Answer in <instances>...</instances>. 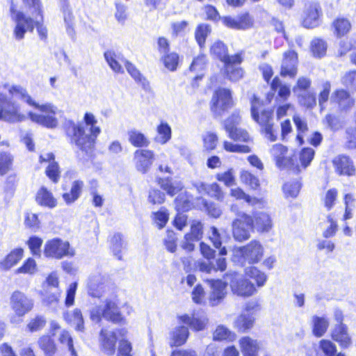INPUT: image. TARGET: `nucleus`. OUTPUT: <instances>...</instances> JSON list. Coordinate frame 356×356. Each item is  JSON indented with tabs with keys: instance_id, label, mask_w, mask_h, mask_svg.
Segmentation results:
<instances>
[{
	"instance_id": "864d4df0",
	"label": "nucleus",
	"mask_w": 356,
	"mask_h": 356,
	"mask_svg": "<svg viewBox=\"0 0 356 356\" xmlns=\"http://www.w3.org/2000/svg\"><path fill=\"white\" fill-rule=\"evenodd\" d=\"M179 57L177 53H166L162 56V60L164 66L170 71H175L179 64Z\"/></svg>"
},
{
	"instance_id": "69168bd1",
	"label": "nucleus",
	"mask_w": 356,
	"mask_h": 356,
	"mask_svg": "<svg viewBox=\"0 0 356 356\" xmlns=\"http://www.w3.org/2000/svg\"><path fill=\"white\" fill-rule=\"evenodd\" d=\"M216 178L219 181L223 182L227 186L235 184V177L233 169H229L226 172L218 173Z\"/></svg>"
},
{
	"instance_id": "a211bd4d",
	"label": "nucleus",
	"mask_w": 356,
	"mask_h": 356,
	"mask_svg": "<svg viewBox=\"0 0 356 356\" xmlns=\"http://www.w3.org/2000/svg\"><path fill=\"white\" fill-rule=\"evenodd\" d=\"M106 279L100 273H94L89 276L87 282L88 294L94 298H100L106 289Z\"/></svg>"
},
{
	"instance_id": "473e14b6",
	"label": "nucleus",
	"mask_w": 356,
	"mask_h": 356,
	"mask_svg": "<svg viewBox=\"0 0 356 356\" xmlns=\"http://www.w3.org/2000/svg\"><path fill=\"white\" fill-rule=\"evenodd\" d=\"M199 270L207 274H213L220 270L224 271L227 268V262L225 258H219L215 264L210 261H199L197 264Z\"/></svg>"
},
{
	"instance_id": "338daca9",
	"label": "nucleus",
	"mask_w": 356,
	"mask_h": 356,
	"mask_svg": "<svg viewBox=\"0 0 356 356\" xmlns=\"http://www.w3.org/2000/svg\"><path fill=\"white\" fill-rule=\"evenodd\" d=\"M319 348L326 356H334L337 355V346L330 340H321Z\"/></svg>"
},
{
	"instance_id": "39448f33",
	"label": "nucleus",
	"mask_w": 356,
	"mask_h": 356,
	"mask_svg": "<svg viewBox=\"0 0 356 356\" xmlns=\"http://www.w3.org/2000/svg\"><path fill=\"white\" fill-rule=\"evenodd\" d=\"M90 318L95 323H99L102 318L112 321L115 323H122L124 318L122 316L118 307L116 296L106 298L105 305H95L90 311Z\"/></svg>"
},
{
	"instance_id": "49530a36",
	"label": "nucleus",
	"mask_w": 356,
	"mask_h": 356,
	"mask_svg": "<svg viewBox=\"0 0 356 356\" xmlns=\"http://www.w3.org/2000/svg\"><path fill=\"white\" fill-rule=\"evenodd\" d=\"M334 33L337 37L346 35L351 28L350 22L345 18H337L332 23Z\"/></svg>"
},
{
	"instance_id": "c756f323",
	"label": "nucleus",
	"mask_w": 356,
	"mask_h": 356,
	"mask_svg": "<svg viewBox=\"0 0 356 356\" xmlns=\"http://www.w3.org/2000/svg\"><path fill=\"white\" fill-rule=\"evenodd\" d=\"M24 257V250L22 248L13 249L3 259L0 261V268L8 270L16 266Z\"/></svg>"
},
{
	"instance_id": "412c9836",
	"label": "nucleus",
	"mask_w": 356,
	"mask_h": 356,
	"mask_svg": "<svg viewBox=\"0 0 356 356\" xmlns=\"http://www.w3.org/2000/svg\"><path fill=\"white\" fill-rule=\"evenodd\" d=\"M298 54L296 51L289 50L284 54L281 65L280 74L282 76L293 78L298 72Z\"/></svg>"
},
{
	"instance_id": "13d9d810",
	"label": "nucleus",
	"mask_w": 356,
	"mask_h": 356,
	"mask_svg": "<svg viewBox=\"0 0 356 356\" xmlns=\"http://www.w3.org/2000/svg\"><path fill=\"white\" fill-rule=\"evenodd\" d=\"M301 184L298 181H292L283 186V191L286 197H296L299 193Z\"/></svg>"
},
{
	"instance_id": "e2e57ef3",
	"label": "nucleus",
	"mask_w": 356,
	"mask_h": 356,
	"mask_svg": "<svg viewBox=\"0 0 356 356\" xmlns=\"http://www.w3.org/2000/svg\"><path fill=\"white\" fill-rule=\"evenodd\" d=\"M223 147L227 152H229L249 153L251 152V148L248 145L234 144L228 141L223 143Z\"/></svg>"
},
{
	"instance_id": "bb28decb",
	"label": "nucleus",
	"mask_w": 356,
	"mask_h": 356,
	"mask_svg": "<svg viewBox=\"0 0 356 356\" xmlns=\"http://www.w3.org/2000/svg\"><path fill=\"white\" fill-rule=\"evenodd\" d=\"M337 172L341 175L352 176L355 174V167L349 157L340 155L333 160Z\"/></svg>"
},
{
	"instance_id": "7c9ffc66",
	"label": "nucleus",
	"mask_w": 356,
	"mask_h": 356,
	"mask_svg": "<svg viewBox=\"0 0 356 356\" xmlns=\"http://www.w3.org/2000/svg\"><path fill=\"white\" fill-rule=\"evenodd\" d=\"M64 318L71 326L74 327L76 331L84 332V320L79 309H74L72 311L64 314Z\"/></svg>"
},
{
	"instance_id": "680f3d73",
	"label": "nucleus",
	"mask_w": 356,
	"mask_h": 356,
	"mask_svg": "<svg viewBox=\"0 0 356 356\" xmlns=\"http://www.w3.org/2000/svg\"><path fill=\"white\" fill-rule=\"evenodd\" d=\"M13 157L6 152L0 154V175L6 174L11 168Z\"/></svg>"
},
{
	"instance_id": "37998d69",
	"label": "nucleus",
	"mask_w": 356,
	"mask_h": 356,
	"mask_svg": "<svg viewBox=\"0 0 356 356\" xmlns=\"http://www.w3.org/2000/svg\"><path fill=\"white\" fill-rule=\"evenodd\" d=\"M111 250L113 255L121 260L122 259V250L125 248V245L122 240V234H115L111 238Z\"/></svg>"
},
{
	"instance_id": "f3484780",
	"label": "nucleus",
	"mask_w": 356,
	"mask_h": 356,
	"mask_svg": "<svg viewBox=\"0 0 356 356\" xmlns=\"http://www.w3.org/2000/svg\"><path fill=\"white\" fill-rule=\"evenodd\" d=\"M203 236V225L200 221L193 220L191 225L190 232L185 234L181 247L187 252L195 248V242L199 241Z\"/></svg>"
},
{
	"instance_id": "cd10ccee",
	"label": "nucleus",
	"mask_w": 356,
	"mask_h": 356,
	"mask_svg": "<svg viewBox=\"0 0 356 356\" xmlns=\"http://www.w3.org/2000/svg\"><path fill=\"white\" fill-rule=\"evenodd\" d=\"M124 66L127 72L134 79V81L141 86L143 90L147 92H150L152 91L149 81L140 73L134 64L128 60H125Z\"/></svg>"
},
{
	"instance_id": "bf43d9fd",
	"label": "nucleus",
	"mask_w": 356,
	"mask_h": 356,
	"mask_svg": "<svg viewBox=\"0 0 356 356\" xmlns=\"http://www.w3.org/2000/svg\"><path fill=\"white\" fill-rule=\"evenodd\" d=\"M235 339V334L230 332L227 327L220 325L213 333L214 340H229L233 341Z\"/></svg>"
},
{
	"instance_id": "79ce46f5",
	"label": "nucleus",
	"mask_w": 356,
	"mask_h": 356,
	"mask_svg": "<svg viewBox=\"0 0 356 356\" xmlns=\"http://www.w3.org/2000/svg\"><path fill=\"white\" fill-rule=\"evenodd\" d=\"M329 321L325 317L314 316L312 317L313 334L317 337H322L327 330Z\"/></svg>"
},
{
	"instance_id": "2f4dec72",
	"label": "nucleus",
	"mask_w": 356,
	"mask_h": 356,
	"mask_svg": "<svg viewBox=\"0 0 356 356\" xmlns=\"http://www.w3.org/2000/svg\"><path fill=\"white\" fill-rule=\"evenodd\" d=\"M255 321L254 313L242 312L235 320L234 327L241 332H246L253 327Z\"/></svg>"
},
{
	"instance_id": "f8f14e48",
	"label": "nucleus",
	"mask_w": 356,
	"mask_h": 356,
	"mask_svg": "<svg viewBox=\"0 0 356 356\" xmlns=\"http://www.w3.org/2000/svg\"><path fill=\"white\" fill-rule=\"evenodd\" d=\"M222 24L227 28L234 30H247L254 26V18L248 13H243L236 16H225L221 18Z\"/></svg>"
},
{
	"instance_id": "7ed1b4c3",
	"label": "nucleus",
	"mask_w": 356,
	"mask_h": 356,
	"mask_svg": "<svg viewBox=\"0 0 356 356\" xmlns=\"http://www.w3.org/2000/svg\"><path fill=\"white\" fill-rule=\"evenodd\" d=\"M24 3L26 4L30 10V13L35 17L33 19L31 17H26V15L19 11H16L12 7L10 8L11 17L15 22V27L14 29V36L17 40H22L24 38L25 33L28 31H33L34 26L37 28V31L40 38L42 40L47 39V30L45 26L42 24L43 17L42 15V9L40 0H22Z\"/></svg>"
},
{
	"instance_id": "c85d7f7f",
	"label": "nucleus",
	"mask_w": 356,
	"mask_h": 356,
	"mask_svg": "<svg viewBox=\"0 0 356 356\" xmlns=\"http://www.w3.org/2000/svg\"><path fill=\"white\" fill-rule=\"evenodd\" d=\"M104 58L113 72L118 74L124 73L122 63L124 65L126 60L123 58L120 54L115 52L114 50L109 49L104 52Z\"/></svg>"
},
{
	"instance_id": "f704fd0d",
	"label": "nucleus",
	"mask_w": 356,
	"mask_h": 356,
	"mask_svg": "<svg viewBox=\"0 0 356 356\" xmlns=\"http://www.w3.org/2000/svg\"><path fill=\"white\" fill-rule=\"evenodd\" d=\"M239 344L243 356H257L259 349L257 340L250 337H243L240 339Z\"/></svg>"
},
{
	"instance_id": "052dcab7",
	"label": "nucleus",
	"mask_w": 356,
	"mask_h": 356,
	"mask_svg": "<svg viewBox=\"0 0 356 356\" xmlns=\"http://www.w3.org/2000/svg\"><path fill=\"white\" fill-rule=\"evenodd\" d=\"M240 177L241 181L252 189H257L259 186V179L249 171L242 170Z\"/></svg>"
},
{
	"instance_id": "4d7b16f0",
	"label": "nucleus",
	"mask_w": 356,
	"mask_h": 356,
	"mask_svg": "<svg viewBox=\"0 0 356 356\" xmlns=\"http://www.w3.org/2000/svg\"><path fill=\"white\" fill-rule=\"evenodd\" d=\"M203 147L207 150H213L216 147L218 138L213 132H206L202 135Z\"/></svg>"
},
{
	"instance_id": "0e129e2a",
	"label": "nucleus",
	"mask_w": 356,
	"mask_h": 356,
	"mask_svg": "<svg viewBox=\"0 0 356 356\" xmlns=\"http://www.w3.org/2000/svg\"><path fill=\"white\" fill-rule=\"evenodd\" d=\"M312 81L310 79L306 76L299 77L296 85L293 88V91L296 95L298 93H302L307 92V90L310 88Z\"/></svg>"
},
{
	"instance_id": "c03bdc74",
	"label": "nucleus",
	"mask_w": 356,
	"mask_h": 356,
	"mask_svg": "<svg viewBox=\"0 0 356 356\" xmlns=\"http://www.w3.org/2000/svg\"><path fill=\"white\" fill-rule=\"evenodd\" d=\"M245 273L247 277L256 282L258 287L263 286L267 280L266 274L254 266L246 268Z\"/></svg>"
},
{
	"instance_id": "a878e982",
	"label": "nucleus",
	"mask_w": 356,
	"mask_h": 356,
	"mask_svg": "<svg viewBox=\"0 0 356 356\" xmlns=\"http://www.w3.org/2000/svg\"><path fill=\"white\" fill-rule=\"evenodd\" d=\"M180 323L188 325L195 331H201L205 328L208 319L204 315L193 314L191 316L184 314L179 316Z\"/></svg>"
},
{
	"instance_id": "ddd939ff",
	"label": "nucleus",
	"mask_w": 356,
	"mask_h": 356,
	"mask_svg": "<svg viewBox=\"0 0 356 356\" xmlns=\"http://www.w3.org/2000/svg\"><path fill=\"white\" fill-rule=\"evenodd\" d=\"M10 305L17 316H23L32 309L33 301L24 293L16 291L11 296Z\"/></svg>"
},
{
	"instance_id": "9b49d317",
	"label": "nucleus",
	"mask_w": 356,
	"mask_h": 356,
	"mask_svg": "<svg viewBox=\"0 0 356 356\" xmlns=\"http://www.w3.org/2000/svg\"><path fill=\"white\" fill-rule=\"evenodd\" d=\"M240 122L241 116L239 112L234 111L231 116L224 122L225 129L231 139L248 142L250 140L248 133L245 130L237 127Z\"/></svg>"
},
{
	"instance_id": "0eeeda50",
	"label": "nucleus",
	"mask_w": 356,
	"mask_h": 356,
	"mask_svg": "<svg viewBox=\"0 0 356 356\" xmlns=\"http://www.w3.org/2000/svg\"><path fill=\"white\" fill-rule=\"evenodd\" d=\"M253 218L251 216L239 212L237 218L232 222V234L234 238L238 241H243L250 238V231L253 230Z\"/></svg>"
},
{
	"instance_id": "f257e3e1",
	"label": "nucleus",
	"mask_w": 356,
	"mask_h": 356,
	"mask_svg": "<svg viewBox=\"0 0 356 356\" xmlns=\"http://www.w3.org/2000/svg\"><path fill=\"white\" fill-rule=\"evenodd\" d=\"M16 95H19L29 105L45 113L41 115L29 112L31 121L47 128H54L58 125V120L54 117L58 108L54 105L51 103L40 105L32 99L24 88L9 83L4 84L0 88V120L13 123L25 120L26 116L21 113L19 105L13 101V97Z\"/></svg>"
},
{
	"instance_id": "393cba45",
	"label": "nucleus",
	"mask_w": 356,
	"mask_h": 356,
	"mask_svg": "<svg viewBox=\"0 0 356 356\" xmlns=\"http://www.w3.org/2000/svg\"><path fill=\"white\" fill-rule=\"evenodd\" d=\"M332 339L337 342L341 348H348L352 343V339L345 324H337L332 331Z\"/></svg>"
},
{
	"instance_id": "4c0bfd02",
	"label": "nucleus",
	"mask_w": 356,
	"mask_h": 356,
	"mask_svg": "<svg viewBox=\"0 0 356 356\" xmlns=\"http://www.w3.org/2000/svg\"><path fill=\"white\" fill-rule=\"evenodd\" d=\"M158 182L161 188L165 191L170 196H173L177 194L184 187L181 181H175L172 182V179L169 178H159Z\"/></svg>"
},
{
	"instance_id": "4be33fe9",
	"label": "nucleus",
	"mask_w": 356,
	"mask_h": 356,
	"mask_svg": "<svg viewBox=\"0 0 356 356\" xmlns=\"http://www.w3.org/2000/svg\"><path fill=\"white\" fill-rule=\"evenodd\" d=\"M99 341L102 351L108 355H113L115 352L117 333L102 328L99 332Z\"/></svg>"
},
{
	"instance_id": "603ef678",
	"label": "nucleus",
	"mask_w": 356,
	"mask_h": 356,
	"mask_svg": "<svg viewBox=\"0 0 356 356\" xmlns=\"http://www.w3.org/2000/svg\"><path fill=\"white\" fill-rule=\"evenodd\" d=\"M293 122L298 130L296 140L300 145L304 144L303 134L307 131V124L305 120L301 118L299 115L293 116Z\"/></svg>"
},
{
	"instance_id": "6e6d98bb",
	"label": "nucleus",
	"mask_w": 356,
	"mask_h": 356,
	"mask_svg": "<svg viewBox=\"0 0 356 356\" xmlns=\"http://www.w3.org/2000/svg\"><path fill=\"white\" fill-rule=\"evenodd\" d=\"M297 95L301 105L307 108H312L316 105V99L314 92L307 91L298 93Z\"/></svg>"
},
{
	"instance_id": "5fc2aeb1",
	"label": "nucleus",
	"mask_w": 356,
	"mask_h": 356,
	"mask_svg": "<svg viewBox=\"0 0 356 356\" xmlns=\"http://www.w3.org/2000/svg\"><path fill=\"white\" fill-rule=\"evenodd\" d=\"M59 342L65 346L70 352L71 356H77L76 352L74 347L73 339L70 332L65 330L61 331L58 337Z\"/></svg>"
},
{
	"instance_id": "ea45409f",
	"label": "nucleus",
	"mask_w": 356,
	"mask_h": 356,
	"mask_svg": "<svg viewBox=\"0 0 356 356\" xmlns=\"http://www.w3.org/2000/svg\"><path fill=\"white\" fill-rule=\"evenodd\" d=\"M129 143L136 147H147L149 141L147 138L140 131L134 129L127 133Z\"/></svg>"
},
{
	"instance_id": "3c124183",
	"label": "nucleus",
	"mask_w": 356,
	"mask_h": 356,
	"mask_svg": "<svg viewBox=\"0 0 356 356\" xmlns=\"http://www.w3.org/2000/svg\"><path fill=\"white\" fill-rule=\"evenodd\" d=\"M327 43L321 38H314L311 42V49L313 55L317 58H321L325 55Z\"/></svg>"
},
{
	"instance_id": "6ab92c4d",
	"label": "nucleus",
	"mask_w": 356,
	"mask_h": 356,
	"mask_svg": "<svg viewBox=\"0 0 356 356\" xmlns=\"http://www.w3.org/2000/svg\"><path fill=\"white\" fill-rule=\"evenodd\" d=\"M209 283L211 291L209 296V302L211 305H218L226 296V286L229 284V279L207 280Z\"/></svg>"
},
{
	"instance_id": "a18cd8bd",
	"label": "nucleus",
	"mask_w": 356,
	"mask_h": 356,
	"mask_svg": "<svg viewBox=\"0 0 356 356\" xmlns=\"http://www.w3.org/2000/svg\"><path fill=\"white\" fill-rule=\"evenodd\" d=\"M323 123L333 131H337L344 126L343 120L340 117L333 114H327L323 120Z\"/></svg>"
},
{
	"instance_id": "f03ea898",
	"label": "nucleus",
	"mask_w": 356,
	"mask_h": 356,
	"mask_svg": "<svg viewBox=\"0 0 356 356\" xmlns=\"http://www.w3.org/2000/svg\"><path fill=\"white\" fill-rule=\"evenodd\" d=\"M85 126L71 120L65 122V132L72 144L86 154L90 153L96 143L97 138L101 133V129L97 125V120L91 113L84 115Z\"/></svg>"
},
{
	"instance_id": "58836bf2",
	"label": "nucleus",
	"mask_w": 356,
	"mask_h": 356,
	"mask_svg": "<svg viewBox=\"0 0 356 356\" xmlns=\"http://www.w3.org/2000/svg\"><path fill=\"white\" fill-rule=\"evenodd\" d=\"M38 345L45 356H54L56 346L53 339L49 335H43L38 339Z\"/></svg>"
},
{
	"instance_id": "e433bc0d",
	"label": "nucleus",
	"mask_w": 356,
	"mask_h": 356,
	"mask_svg": "<svg viewBox=\"0 0 356 356\" xmlns=\"http://www.w3.org/2000/svg\"><path fill=\"white\" fill-rule=\"evenodd\" d=\"M241 62L242 58L240 56L239 62H227V63L224 64L225 73L229 80L237 81L243 77V70L238 67Z\"/></svg>"
},
{
	"instance_id": "5701e85b",
	"label": "nucleus",
	"mask_w": 356,
	"mask_h": 356,
	"mask_svg": "<svg viewBox=\"0 0 356 356\" xmlns=\"http://www.w3.org/2000/svg\"><path fill=\"white\" fill-rule=\"evenodd\" d=\"M252 218H253L252 228L258 232H268L273 227L272 218L266 212H255Z\"/></svg>"
},
{
	"instance_id": "1a4fd4ad",
	"label": "nucleus",
	"mask_w": 356,
	"mask_h": 356,
	"mask_svg": "<svg viewBox=\"0 0 356 356\" xmlns=\"http://www.w3.org/2000/svg\"><path fill=\"white\" fill-rule=\"evenodd\" d=\"M224 279H229V284L234 293L243 297H248L256 292L254 285L247 279L240 277L235 272L227 273Z\"/></svg>"
},
{
	"instance_id": "a19ab883",
	"label": "nucleus",
	"mask_w": 356,
	"mask_h": 356,
	"mask_svg": "<svg viewBox=\"0 0 356 356\" xmlns=\"http://www.w3.org/2000/svg\"><path fill=\"white\" fill-rule=\"evenodd\" d=\"M38 271L36 261L31 257L26 259L22 265L15 270V274H24L30 276L35 275Z\"/></svg>"
},
{
	"instance_id": "72a5a7b5",
	"label": "nucleus",
	"mask_w": 356,
	"mask_h": 356,
	"mask_svg": "<svg viewBox=\"0 0 356 356\" xmlns=\"http://www.w3.org/2000/svg\"><path fill=\"white\" fill-rule=\"evenodd\" d=\"M36 202L42 206L53 209L57 205V200L54 197L51 192L48 191L45 187H41L36 193Z\"/></svg>"
},
{
	"instance_id": "423d86ee",
	"label": "nucleus",
	"mask_w": 356,
	"mask_h": 356,
	"mask_svg": "<svg viewBox=\"0 0 356 356\" xmlns=\"http://www.w3.org/2000/svg\"><path fill=\"white\" fill-rule=\"evenodd\" d=\"M74 250L70 247L69 242L56 238L46 242L44 254L47 257L60 259L64 257H72Z\"/></svg>"
},
{
	"instance_id": "c9c22d12",
	"label": "nucleus",
	"mask_w": 356,
	"mask_h": 356,
	"mask_svg": "<svg viewBox=\"0 0 356 356\" xmlns=\"http://www.w3.org/2000/svg\"><path fill=\"white\" fill-rule=\"evenodd\" d=\"M189 336L188 327L185 326H178L175 327L170 334L171 346H180L184 344Z\"/></svg>"
},
{
	"instance_id": "aec40b11",
	"label": "nucleus",
	"mask_w": 356,
	"mask_h": 356,
	"mask_svg": "<svg viewBox=\"0 0 356 356\" xmlns=\"http://www.w3.org/2000/svg\"><path fill=\"white\" fill-rule=\"evenodd\" d=\"M331 102L338 106L340 112H348L355 105V99L346 90L340 89L335 90L331 96Z\"/></svg>"
},
{
	"instance_id": "8fccbe9b",
	"label": "nucleus",
	"mask_w": 356,
	"mask_h": 356,
	"mask_svg": "<svg viewBox=\"0 0 356 356\" xmlns=\"http://www.w3.org/2000/svg\"><path fill=\"white\" fill-rule=\"evenodd\" d=\"M315 151L311 147H304L299 152V161L300 166L303 169H306L314 158Z\"/></svg>"
},
{
	"instance_id": "9d476101",
	"label": "nucleus",
	"mask_w": 356,
	"mask_h": 356,
	"mask_svg": "<svg viewBox=\"0 0 356 356\" xmlns=\"http://www.w3.org/2000/svg\"><path fill=\"white\" fill-rule=\"evenodd\" d=\"M270 155L280 169H289L296 172L301 171L299 165H295L291 156L288 155V148L282 144H275L270 149Z\"/></svg>"
},
{
	"instance_id": "dca6fc26",
	"label": "nucleus",
	"mask_w": 356,
	"mask_h": 356,
	"mask_svg": "<svg viewBox=\"0 0 356 356\" xmlns=\"http://www.w3.org/2000/svg\"><path fill=\"white\" fill-rule=\"evenodd\" d=\"M154 160V153L153 151L142 149H137L134 153V161L137 171L142 174L147 173Z\"/></svg>"
},
{
	"instance_id": "6e6552de",
	"label": "nucleus",
	"mask_w": 356,
	"mask_h": 356,
	"mask_svg": "<svg viewBox=\"0 0 356 356\" xmlns=\"http://www.w3.org/2000/svg\"><path fill=\"white\" fill-rule=\"evenodd\" d=\"M232 106L233 101L229 90L220 88L214 92L211 101V110L215 116H221Z\"/></svg>"
},
{
	"instance_id": "20e7f679",
	"label": "nucleus",
	"mask_w": 356,
	"mask_h": 356,
	"mask_svg": "<svg viewBox=\"0 0 356 356\" xmlns=\"http://www.w3.org/2000/svg\"><path fill=\"white\" fill-rule=\"evenodd\" d=\"M251 115L264 129L266 138L272 142L275 141L277 138V130L272 123L273 112L263 109V103L254 95L251 100Z\"/></svg>"
},
{
	"instance_id": "774afa93",
	"label": "nucleus",
	"mask_w": 356,
	"mask_h": 356,
	"mask_svg": "<svg viewBox=\"0 0 356 356\" xmlns=\"http://www.w3.org/2000/svg\"><path fill=\"white\" fill-rule=\"evenodd\" d=\"M47 176L54 183L58 181L60 178V170L58 164L56 161H52L49 164L46 169Z\"/></svg>"
},
{
	"instance_id": "4468645a",
	"label": "nucleus",
	"mask_w": 356,
	"mask_h": 356,
	"mask_svg": "<svg viewBox=\"0 0 356 356\" xmlns=\"http://www.w3.org/2000/svg\"><path fill=\"white\" fill-rule=\"evenodd\" d=\"M238 252L249 264H257L264 255V247L259 241L252 240L247 245L241 247Z\"/></svg>"
},
{
	"instance_id": "2eb2a0df",
	"label": "nucleus",
	"mask_w": 356,
	"mask_h": 356,
	"mask_svg": "<svg viewBox=\"0 0 356 356\" xmlns=\"http://www.w3.org/2000/svg\"><path fill=\"white\" fill-rule=\"evenodd\" d=\"M320 6L316 2H307L302 15V24L307 29H313L319 24Z\"/></svg>"
},
{
	"instance_id": "de8ad7c7",
	"label": "nucleus",
	"mask_w": 356,
	"mask_h": 356,
	"mask_svg": "<svg viewBox=\"0 0 356 356\" xmlns=\"http://www.w3.org/2000/svg\"><path fill=\"white\" fill-rule=\"evenodd\" d=\"M211 27L207 24H199L195 31V38L200 48L204 46L206 39L211 33Z\"/></svg>"
},
{
	"instance_id": "b1692460",
	"label": "nucleus",
	"mask_w": 356,
	"mask_h": 356,
	"mask_svg": "<svg viewBox=\"0 0 356 356\" xmlns=\"http://www.w3.org/2000/svg\"><path fill=\"white\" fill-rule=\"evenodd\" d=\"M211 54L218 58L224 64L227 62H239L240 54L229 56L227 54V48L221 41L215 42L211 47Z\"/></svg>"
},
{
	"instance_id": "09e8293b",
	"label": "nucleus",
	"mask_w": 356,
	"mask_h": 356,
	"mask_svg": "<svg viewBox=\"0 0 356 356\" xmlns=\"http://www.w3.org/2000/svg\"><path fill=\"white\" fill-rule=\"evenodd\" d=\"M157 133L158 136L156 138V140L162 145L169 141L172 136L171 128L167 122H162L157 127Z\"/></svg>"
}]
</instances>
